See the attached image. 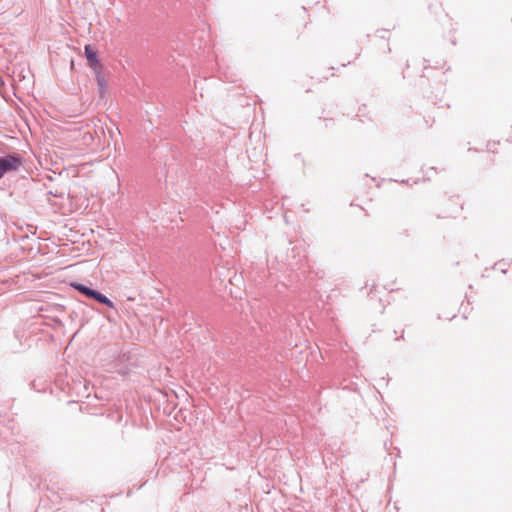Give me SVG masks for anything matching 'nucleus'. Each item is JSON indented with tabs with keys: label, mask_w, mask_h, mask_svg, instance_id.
Returning a JSON list of instances; mask_svg holds the SVG:
<instances>
[{
	"label": "nucleus",
	"mask_w": 512,
	"mask_h": 512,
	"mask_svg": "<svg viewBox=\"0 0 512 512\" xmlns=\"http://www.w3.org/2000/svg\"><path fill=\"white\" fill-rule=\"evenodd\" d=\"M70 286L87 299L93 300L111 309L115 308V305L112 300H110L106 295L101 293L99 290L92 288L91 286L79 282H71Z\"/></svg>",
	"instance_id": "obj_1"
},
{
	"label": "nucleus",
	"mask_w": 512,
	"mask_h": 512,
	"mask_svg": "<svg viewBox=\"0 0 512 512\" xmlns=\"http://www.w3.org/2000/svg\"><path fill=\"white\" fill-rule=\"evenodd\" d=\"M23 163V157L18 153L0 156V179L7 173L17 171Z\"/></svg>",
	"instance_id": "obj_2"
},
{
	"label": "nucleus",
	"mask_w": 512,
	"mask_h": 512,
	"mask_svg": "<svg viewBox=\"0 0 512 512\" xmlns=\"http://www.w3.org/2000/svg\"><path fill=\"white\" fill-rule=\"evenodd\" d=\"M84 54H85L88 66L93 71L102 69V64L98 58L97 51L90 44H87L84 46Z\"/></svg>",
	"instance_id": "obj_3"
},
{
	"label": "nucleus",
	"mask_w": 512,
	"mask_h": 512,
	"mask_svg": "<svg viewBox=\"0 0 512 512\" xmlns=\"http://www.w3.org/2000/svg\"><path fill=\"white\" fill-rule=\"evenodd\" d=\"M95 73V80L98 87V92L100 96H104L107 88V82L105 80V77L102 73V69L94 71Z\"/></svg>",
	"instance_id": "obj_4"
}]
</instances>
